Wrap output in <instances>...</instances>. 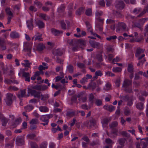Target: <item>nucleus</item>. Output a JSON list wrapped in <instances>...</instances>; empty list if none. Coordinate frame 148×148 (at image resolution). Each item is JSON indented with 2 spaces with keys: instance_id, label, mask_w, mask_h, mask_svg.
<instances>
[{
  "instance_id": "f257e3e1",
  "label": "nucleus",
  "mask_w": 148,
  "mask_h": 148,
  "mask_svg": "<svg viewBox=\"0 0 148 148\" xmlns=\"http://www.w3.org/2000/svg\"><path fill=\"white\" fill-rule=\"evenodd\" d=\"M27 91H28V93L29 94L30 93L32 96H34V97H36L39 99L40 98L41 100H45L49 97V95L48 94H41L40 95V92L36 90H32L30 88H27Z\"/></svg>"
},
{
  "instance_id": "f03ea898",
  "label": "nucleus",
  "mask_w": 148,
  "mask_h": 148,
  "mask_svg": "<svg viewBox=\"0 0 148 148\" xmlns=\"http://www.w3.org/2000/svg\"><path fill=\"white\" fill-rule=\"evenodd\" d=\"M137 140L140 139V142L136 143V148H146L148 145V137L142 139L136 138Z\"/></svg>"
},
{
  "instance_id": "7ed1b4c3",
  "label": "nucleus",
  "mask_w": 148,
  "mask_h": 148,
  "mask_svg": "<svg viewBox=\"0 0 148 148\" xmlns=\"http://www.w3.org/2000/svg\"><path fill=\"white\" fill-rule=\"evenodd\" d=\"M116 31L117 33H121L127 31L126 26L123 23H119L115 26Z\"/></svg>"
},
{
  "instance_id": "20e7f679",
  "label": "nucleus",
  "mask_w": 148,
  "mask_h": 148,
  "mask_svg": "<svg viewBox=\"0 0 148 148\" xmlns=\"http://www.w3.org/2000/svg\"><path fill=\"white\" fill-rule=\"evenodd\" d=\"M15 97V96L10 93H7L6 95L5 102L8 106L10 105L12 103L13 99Z\"/></svg>"
},
{
  "instance_id": "39448f33",
  "label": "nucleus",
  "mask_w": 148,
  "mask_h": 148,
  "mask_svg": "<svg viewBox=\"0 0 148 148\" xmlns=\"http://www.w3.org/2000/svg\"><path fill=\"white\" fill-rule=\"evenodd\" d=\"M48 88V87L46 85L44 84L32 86H31V88H30L36 90L44 91L47 90Z\"/></svg>"
},
{
  "instance_id": "423d86ee",
  "label": "nucleus",
  "mask_w": 148,
  "mask_h": 148,
  "mask_svg": "<svg viewBox=\"0 0 148 148\" xmlns=\"http://www.w3.org/2000/svg\"><path fill=\"white\" fill-rule=\"evenodd\" d=\"M32 43H29L27 42H25L24 43L23 50L25 52H28V55H29L31 52Z\"/></svg>"
},
{
  "instance_id": "0eeeda50",
  "label": "nucleus",
  "mask_w": 148,
  "mask_h": 148,
  "mask_svg": "<svg viewBox=\"0 0 148 148\" xmlns=\"http://www.w3.org/2000/svg\"><path fill=\"white\" fill-rule=\"evenodd\" d=\"M124 90L127 92L129 93L130 81L127 79L125 80L122 85Z\"/></svg>"
},
{
  "instance_id": "6e6552de",
  "label": "nucleus",
  "mask_w": 148,
  "mask_h": 148,
  "mask_svg": "<svg viewBox=\"0 0 148 148\" xmlns=\"http://www.w3.org/2000/svg\"><path fill=\"white\" fill-rule=\"evenodd\" d=\"M53 116L52 114L43 115L41 116L40 118V121L43 122H49V119Z\"/></svg>"
},
{
  "instance_id": "1a4fd4ad",
  "label": "nucleus",
  "mask_w": 148,
  "mask_h": 148,
  "mask_svg": "<svg viewBox=\"0 0 148 148\" xmlns=\"http://www.w3.org/2000/svg\"><path fill=\"white\" fill-rule=\"evenodd\" d=\"M6 40L4 38L0 37V47L2 50H5L6 49Z\"/></svg>"
},
{
  "instance_id": "9d476101",
  "label": "nucleus",
  "mask_w": 148,
  "mask_h": 148,
  "mask_svg": "<svg viewBox=\"0 0 148 148\" xmlns=\"http://www.w3.org/2000/svg\"><path fill=\"white\" fill-rule=\"evenodd\" d=\"M16 144L18 145H22L24 144L23 138L21 136L17 137L16 138Z\"/></svg>"
},
{
  "instance_id": "9b49d317",
  "label": "nucleus",
  "mask_w": 148,
  "mask_h": 148,
  "mask_svg": "<svg viewBox=\"0 0 148 148\" xmlns=\"http://www.w3.org/2000/svg\"><path fill=\"white\" fill-rule=\"evenodd\" d=\"M116 7L118 9L121 10L123 9L124 7V4L122 1H116Z\"/></svg>"
},
{
  "instance_id": "f8f14e48",
  "label": "nucleus",
  "mask_w": 148,
  "mask_h": 148,
  "mask_svg": "<svg viewBox=\"0 0 148 148\" xmlns=\"http://www.w3.org/2000/svg\"><path fill=\"white\" fill-rule=\"evenodd\" d=\"M103 108L110 112L114 111L115 109V107L112 105H105L103 106Z\"/></svg>"
},
{
  "instance_id": "ddd939ff",
  "label": "nucleus",
  "mask_w": 148,
  "mask_h": 148,
  "mask_svg": "<svg viewBox=\"0 0 148 148\" xmlns=\"http://www.w3.org/2000/svg\"><path fill=\"white\" fill-rule=\"evenodd\" d=\"M26 89H24L23 90H21V93L20 94H18L17 95V96L19 98L23 97H27L29 96V94L30 93H29L28 92V95H26Z\"/></svg>"
},
{
  "instance_id": "4468645a",
  "label": "nucleus",
  "mask_w": 148,
  "mask_h": 148,
  "mask_svg": "<svg viewBox=\"0 0 148 148\" xmlns=\"http://www.w3.org/2000/svg\"><path fill=\"white\" fill-rule=\"evenodd\" d=\"M52 53L53 55L56 56H61L63 53V51L60 49L54 50Z\"/></svg>"
},
{
  "instance_id": "2eb2a0df",
  "label": "nucleus",
  "mask_w": 148,
  "mask_h": 148,
  "mask_svg": "<svg viewBox=\"0 0 148 148\" xmlns=\"http://www.w3.org/2000/svg\"><path fill=\"white\" fill-rule=\"evenodd\" d=\"M96 84L95 82H91L88 85L86 89H91L93 91L96 88Z\"/></svg>"
},
{
  "instance_id": "dca6fc26",
  "label": "nucleus",
  "mask_w": 148,
  "mask_h": 148,
  "mask_svg": "<svg viewBox=\"0 0 148 148\" xmlns=\"http://www.w3.org/2000/svg\"><path fill=\"white\" fill-rule=\"evenodd\" d=\"M2 122V125L3 126H5L8 121V119L3 116V115L1 119Z\"/></svg>"
},
{
  "instance_id": "f3484780",
  "label": "nucleus",
  "mask_w": 148,
  "mask_h": 148,
  "mask_svg": "<svg viewBox=\"0 0 148 148\" xmlns=\"http://www.w3.org/2000/svg\"><path fill=\"white\" fill-rule=\"evenodd\" d=\"M86 77L83 78L80 81L81 83L82 84H84L86 82H87L88 79L91 78L92 76L90 75H86Z\"/></svg>"
},
{
  "instance_id": "a211bd4d",
  "label": "nucleus",
  "mask_w": 148,
  "mask_h": 148,
  "mask_svg": "<svg viewBox=\"0 0 148 148\" xmlns=\"http://www.w3.org/2000/svg\"><path fill=\"white\" fill-rule=\"evenodd\" d=\"M89 122L90 127L91 128L92 127L96 126V121L95 119L92 117L90 118Z\"/></svg>"
},
{
  "instance_id": "6ab92c4d",
  "label": "nucleus",
  "mask_w": 148,
  "mask_h": 148,
  "mask_svg": "<svg viewBox=\"0 0 148 148\" xmlns=\"http://www.w3.org/2000/svg\"><path fill=\"white\" fill-rule=\"evenodd\" d=\"M135 27L138 28L141 31H143V26L141 25L139 22L133 23V25H132V27L134 28Z\"/></svg>"
},
{
  "instance_id": "aec40b11",
  "label": "nucleus",
  "mask_w": 148,
  "mask_h": 148,
  "mask_svg": "<svg viewBox=\"0 0 148 148\" xmlns=\"http://www.w3.org/2000/svg\"><path fill=\"white\" fill-rule=\"evenodd\" d=\"M90 43L92 47L94 48H98L99 47L100 44L99 43L96 42L94 41L90 40Z\"/></svg>"
},
{
  "instance_id": "412c9836",
  "label": "nucleus",
  "mask_w": 148,
  "mask_h": 148,
  "mask_svg": "<svg viewBox=\"0 0 148 148\" xmlns=\"http://www.w3.org/2000/svg\"><path fill=\"white\" fill-rule=\"evenodd\" d=\"M66 115L67 116L71 117L75 115L76 111L70 110L69 111H67L66 112Z\"/></svg>"
},
{
  "instance_id": "4be33fe9",
  "label": "nucleus",
  "mask_w": 148,
  "mask_h": 148,
  "mask_svg": "<svg viewBox=\"0 0 148 148\" xmlns=\"http://www.w3.org/2000/svg\"><path fill=\"white\" fill-rule=\"evenodd\" d=\"M33 20L31 19L29 21H26V23L28 28L30 30L33 28V25L32 24Z\"/></svg>"
},
{
  "instance_id": "5701e85b",
  "label": "nucleus",
  "mask_w": 148,
  "mask_h": 148,
  "mask_svg": "<svg viewBox=\"0 0 148 148\" xmlns=\"http://www.w3.org/2000/svg\"><path fill=\"white\" fill-rule=\"evenodd\" d=\"M144 51V49H141L140 47L138 48L136 50L135 56L136 57H138L140 54L143 53Z\"/></svg>"
},
{
  "instance_id": "b1692460",
  "label": "nucleus",
  "mask_w": 148,
  "mask_h": 148,
  "mask_svg": "<svg viewBox=\"0 0 148 148\" xmlns=\"http://www.w3.org/2000/svg\"><path fill=\"white\" fill-rule=\"evenodd\" d=\"M35 23L39 28H42L44 27L45 24L43 22L41 21H36Z\"/></svg>"
},
{
  "instance_id": "393cba45",
  "label": "nucleus",
  "mask_w": 148,
  "mask_h": 148,
  "mask_svg": "<svg viewBox=\"0 0 148 148\" xmlns=\"http://www.w3.org/2000/svg\"><path fill=\"white\" fill-rule=\"evenodd\" d=\"M51 31L52 33L55 36H58L62 33V32L58 30L55 29H52Z\"/></svg>"
},
{
  "instance_id": "a878e982",
  "label": "nucleus",
  "mask_w": 148,
  "mask_h": 148,
  "mask_svg": "<svg viewBox=\"0 0 148 148\" xmlns=\"http://www.w3.org/2000/svg\"><path fill=\"white\" fill-rule=\"evenodd\" d=\"M42 64L43 66L41 65L38 67V69L40 71H42L48 68V66H47V64L46 63L43 62Z\"/></svg>"
},
{
  "instance_id": "bb28decb",
  "label": "nucleus",
  "mask_w": 148,
  "mask_h": 148,
  "mask_svg": "<svg viewBox=\"0 0 148 148\" xmlns=\"http://www.w3.org/2000/svg\"><path fill=\"white\" fill-rule=\"evenodd\" d=\"M39 109L40 112H47L49 110L48 108L45 106H40L39 107Z\"/></svg>"
},
{
  "instance_id": "cd10ccee",
  "label": "nucleus",
  "mask_w": 148,
  "mask_h": 148,
  "mask_svg": "<svg viewBox=\"0 0 148 148\" xmlns=\"http://www.w3.org/2000/svg\"><path fill=\"white\" fill-rule=\"evenodd\" d=\"M30 75H22L21 77L26 81H30Z\"/></svg>"
},
{
  "instance_id": "c85d7f7f",
  "label": "nucleus",
  "mask_w": 148,
  "mask_h": 148,
  "mask_svg": "<svg viewBox=\"0 0 148 148\" xmlns=\"http://www.w3.org/2000/svg\"><path fill=\"white\" fill-rule=\"evenodd\" d=\"M10 36L12 38H16L19 37V35L16 32L14 31L11 33L10 34Z\"/></svg>"
},
{
  "instance_id": "c756f323",
  "label": "nucleus",
  "mask_w": 148,
  "mask_h": 148,
  "mask_svg": "<svg viewBox=\"0 0 148 148\" xmlns=\"http://www.w3.org/2000/svg\"><path fill=\"white\" fill-rule=\"evenodd\" d=\"M136 108L140 110H142L144 108V103L142 102H139L136 105Z\"/></svg>"
},
{
  "instance_id": "7c9ffc66",
  "label": "nucleus",
  "mask_w": 148,
  "mask_h": 148,
  "mask_svg": "<svg viewBox=\"0 0 148 148\" xmlns=\"http://www.w3.org/2000/svg\"><path fill=\"white\" fill-rule=\"evenodd\" d=\"M15 141L14 138L13 140H12L10 143H8L6 144L5 145V147L6 148H12L14 145V143Z\"/></svg>"
},
{
  "instance_id": "2f4dec72",
  "label": "nucleus",
  "mask_w": 148,
  "mask_h": 148,
  "mask_svg": "<svg viewBox=\"0 0 148 148\" xmlns=\"http://www.w3.org/2000/svg\"><path fill=\"white\" fill-rule=\"evenodd\" d=\"M21 121V120L20 118H18L16 119L14 123L12 124V126L13 127H15L20 123Z\"/></svg>"
},
{
  "instance_id": "473e14b6",
  "label": "nucleus",
  "mask_w": 148,
  "mask_h": 148,
  "mask_svg": "<svg viewBox=\"0 0 148 148\" xmlns=\"http://www.w3.org/2000/svg\"><path fill=\"white\" fill-rule=\"evenodd\" d=\"M125 140L126 139L124 138H120L119 139L118 142L121 146H123Z\"/></svg>"
},
{
  "instance_id": "72a5a7b5",
  "label": "nucleus",
  "mask_w": 148,
  "mask_h": 148,
  "mask_svg": "<svg viewBox=\"0 0 148 148\" xmlns=\"http://www.w3.org/2000/svg\"><path fill=\"white\" fill-rule=\"evenodd\" d=\"M110 121L107 118L104 119L102 121V123L103 127H106L108 125V123Z\"/></svg>"
},
{
  "instance_id": "f704fd0d",
  "label": "nucleus",
  "mask_w": 148,
  "mask_h": 148,
  "mask_svg": "<svg viewBox=\"0 0 148 148\" xmlns=\"http://www.w3.org/2000/svg\"><path fill=\"white\" fill-rule=\"evenodd\" d=\"M45 48V46L42 44H39L36 47L37 50L39 51H42Z\"/></svg>"
},
{
  "instance_id": "c9c22d12",
  "label": "nucleus",
  "mask_w": 148,
  "mask_h": 148,
  "mask_svg": "<svg viewBox=\"0 0 148 148\" xmlns=\"http://www.w3.org/2000/svg\"><path fill=\"white\" fill-rule=\"evenodd\" d=\"M118 125V122L116 121H114L109 125V126L110 128L113 129L114 127H116Z\"/></svg>"
},
{
  "instance_id": "e433bc0d",
  "label": "nucleus",
  "mask_w": 148,
  "mask_h": 148,
  "mask_svg": "<svg viewBox=\"0 0 148 148\" xmlns=\"http://www.w3.org/2000/svg\"><path fill=\"white\" fill-rule=\"evenodd\" d=\"M84 12V8L83 7H81L76 12V14L77 15H79Z\"/></svg>"
},
{
  "instance_id": "4c0bfd02",
  "label": "nucleus",
  "mask_w": 148,
  "mask_h": 148,
  "mask_svg": "<svg viewBox=\"0 0 148 148\" xmlns=\"http://www.w3.org/2000/svg\"><path fill=\"white\" fill-rule=\"evenodd\" d=\"M29 123L32 125L38 124L39 123L38 120L35 118L33 119L30 121Z\"/></svg>"
},
{
  "instance_id": "58836bf2",
  "label": "nucleus",
  "mask_w": 148,
  "mask_h": 148,
  "mask_svg": "<svg viewBox=\"0 0 148 148\" xmlns=\"http://www.w3.org/2000/svg\"><path fill=\"white\" fill-rule=\"evenodd\" d=\"M103 14V12L101 11H100L99 12H96L95 15L96 16V18H97V20L99 21H103V20H100V19L99 18H97L98 17H99L101 15H102Z\"/></svg>"
},
{
  "instance_id": "ea45409f",
  "label": "nucleus",
  "mask_w": 148,
  "mask_h": 148,
  "mask_svg": "<svg viewBox=\"0 0 148 148\" xmlns=\"http://www.w3.org/2000/svg\"><path fill=\"white\" fill-rule=\"evenodd\" d=\"M24 63H22V65H23L25 67H29L30 65L29 61L27 60H24Z\"/></svg>"
},
{
  "instance_id": "a19ab883",
  "label": "nucleus",
  "mask_w": 148,
  "mask_h": 148,
  "mask_svg": "<svg viewBox=\"0 0 148 148\" xmlns=\"http://www.w3.org/2000/svg\"><path fill=\"white\" fill-rule=\"evenodd\" d=\"M5 12L8 16H13L12 13L10 10V8H7L5 9Z\"/></svg>"
},
{
  "instance_id": "79ce46f5",
  "label": "nucleus",
  "mask_w": 148,
  "mask_h": 148,
  "mask_svg": "<svg viewBox=\"0 0 148 148\" xmlns=\"http://www.w3.org/2000/svg\"><path fill=\"white\" fill-rule=\"evenodd\" d=\"M77 97L79 98V100L81 102H85L86 101L87 99L86 97H80V95H78Z\"/></svg>"
},
{
  "instance_id": "37998d69",
  "label": "nucleus",
  "mask_w": 148,
  "mask_h": 148,
  "mask_svg": "<svg viewBox=\"0 0 148 148\" xmlns=\"http://www.w3.org/2000/svg\"><path fill=\"white\" fill-rule=\"evenodd\" d=\"M121 68L120 67H114L112 68V71L114 73H117L121 71Z\"/></svg>"
},
{
  "instance_id": "c03bdc74",
  "label": "nucleus",
  "mask_w": 148,
  "mask_h": 148,
  "mask_svg": "<svg viewBox=\"0 0 148 148\" xmlns=\"http://www.w3.org/2000/svg\"><path fill=\"white\" fill-rule=\"evenodd\" d=\"M124 113L125 115L128 116L130 114V110L127 106L125 107L124 109Z\"/></svg>"
},
{
  "instance_id": "a18cd8bd",
  "label": "nucleus",
  "mask_w": 148,
  "mask_h": 148,
  "mask_svg": "<svg viewBox=\"0 0 148 148\" xmlns=\"http://www.w3.org/2000/svg\"><path fill=\"white\" fill-rule=\"evenodd\" d=\"M34 107L32 106L27 105L24 107V108L27 112H29L32 110L33 108Z\"/></svg>"
},
{
  "instance_id": "49530a36",
  "label": "nucleus",
  "mask_w": 148,
  "mask_h": 148,
  "mask_svg": "<svg viewBox=\"0 0 148 148\" xmlns=\"http://www.w3.org/2000/svg\"><path fill=\"white\" fill-rule=\"evenodd\" d=\"M148 20V18H144L140 19L139 20V22L140 23L141 25L143 26L145 22L146 21Z\"/></svg>"
},
{
  "instance_id": "de8ad7c7",
  "label": "nucleus",
  "mask_w": 148,
  "mask_h": 148,
  "mask_svg": "<svg viewBox=\"0 0 148 148\" xmlns=\"http://www.w3.org/2000/svg\"><path fill=\"white\" fill-rule=\"evenodd\" d=\"M67 69L68 71L70 73H73V66L70 65L68 66L67 67Z\"/></svg>"
},
{
  "instance_id": "09e8293b",
  "label": "nucleus",
  "mask_w": 148,
  "mask_h": 148,
  "mask_svg": "<svg viewBox=\"0 0 148 148\" xmlns=\"http://www.w3.org/2000/svg\"><path fill=\"white\" fill-rule=\"evenodd\" d=\"M111 88V84L109 83H107L106 84L105 87L103 89L106 91H108Z\"/></svg>"
},
{
  "instance_id": "8fccbe9b",
  "label": "nucleus",
  "mask_w": 148,
  "mask_h": 148,
  "mask_svg": "<svg viewBox=\"0 0 148 148\" xmlns=\"http://www.w3.org/2000/svg\"><path fill=\"white\" fill-rule=\"evenodd\" d=\"M8 89L10 91H16L18 90V88L15 86H11L9 87Z\"/></svg>"
},
{
  "instance_id": "3c124183",
  "label": "nucleus",
  "mask_w": 148,
  "mask_h": 148,
  "mask_svg": "<svg viewBox=\"0 0 148 148\" xmlns=\"http://www.w3.org/2000/svg\"><path fill=\"white\" fill-rule=\"evenodd\" d=\"M40 17L42 19L45 20H49V18L46 14H41L40 15Z\"/></svg>"
},
{
  "instance_id": "603ef678",
  "label": "nucleus",
  "mask_w": 148,
  "mask_h": 148,
  "mask_svg": "<svg viewBox=\"0 0 148 148\" xmlns=\"http://www.w3.org/2000/svg\"><path fill=\"white\" fill-rule=\"evenodd\" d=\"M86 33L84 31H82L81 32V34H75L74 35L75 36H76L77 37H80L81 36H85L86 35Z\"/></svg>"
},
{
  "instance_id": "864d4df0",
  "label": "nucleus",
  "mask_w": 148,
  "mask_h": 148,
  "mask_svg": "<svg viewBox=\"0 0 148 148\" xmlns=\"http://www.w3.org/2000/svg\"><path fill=\"white\" fill-rule=\"evenodd\" d=\"M62 69V66H57L56 68V70L57 72H60V74H62L63 73Z\"/></svg>"
},
{
  "instance_id": "5fc2aeb1",
  "label": "nucleus",
  "mask_w": 148,
  "mask_h": 148,
  "mask_svg": "<svg viewBox=\"0 0 148 148\" xmlns=\"http://www.w3.org/2000/svg\"><path fill=\"white\" fill-rule=\"evenodd\" d=\"M64 9L65 6L64 5H62L58 8V11L59 12H61L64 11Z\"/></svg>"
},
{
  "instance_id": "6e6d98bb",
  "label": "nucleus",
  "mask_w": 148,
  "mask_h": 148,
  "mask_svg": "<svg viewBox=\"0 0 148 148\" xmlns=\"http://www.w3.org/2000/svg\"><path fill=\"white\" fill-rule=\"evenodd\" d=\"M95 104L97 106H101L102 104V101L101 100L97 99L95 101Z\"/></svg>"
},
{
  "instance_id": "4d7b16f0",
  "label": "nucleus",
  "mask_w": 148,
  "mask_h": 148,
  "mask_svg": "<svg viewBox=\"0 0 148 148\" xmlns=\"http://www.w3.org/2000/svg\"><path fill=\"white\" fill-rule=\"evenodd\" d=\"M34 39L35 40H38L39 41L42 40V38L40 36H38L36 37H33L32 38V40H34Z\"/></svg>"
},
{
  "instance_id": "13d9d810",
  "label": "nucleus",
  "mask_w": 148,
  "mask_h": 148,
  "mask_svg": "<svg viewBox=\"0 0 148 148\" xmlns=\"http://www.w3.org/2000/svg\"><path fill=\"white\" fill-rule=\"evenodd\" d=\"M81 108L84 109L86 110H89L90 108V106H88L86 104H84L81 106Z\"/></svg>"
},
{
  "instance_id": "bf43d9fd",
  "label": "nucleus",
  "mask_w": 148,
  "mask_h": 148,
  "mask_svg": "<svg viewBox=\"0 0 148 148\" xmlns=\"http://www.w3.org/2000/svg\"><path fill=\"white\" fill-rule=\"evenodd\" d=\"M58 130H59L60 131L61 129L59 126H58L57 128H53L51 130L52 132L53 133H55Z\"/></svg>"
},
{
  "instance_id": "052dcab7",
  "label": "nucleus",
  "mask_w": 148,
  "mask_h": 148,
  "mask_svg": "<svg viewBox=\"0 0 148 148\" xmlns=\"http://www.w3.org/2000/svg\"><path fill=\"white\" fill-rule=\"evenodd\" d=\"M107 50L108 51L113 52L114 50V48L113 46L110 45L108 46L107 48Z\"/></svg>"
},
{
  "instance_id": "680f3d73",
  "label": "nucleus",
  "mask_w": 148,
  "mask_h": 148,
  "mask_svg": "<svg viewBox=\"0 0 148 148\" xmlns=\"http://www.w3.org/2000/svg\"><path fill=\"white\" fill-rule=\"evenodd\" d=\"M47 143L46 142H43L41 143L40 145V148H47Z\"/></svg>"
},
{
  "instance_id": "e2e57ef3",
  "label": "nucleus",
  "mask_w": 148,
  "mask_h": 148,
  "mask_svg": "<svg viewBox=\"0 0 148 148\" xmlns=\"http://www.w3.org/2000/svg\"><path fill=\"white\" fill-rule=\"evenodd\" d=\"M86 14L88 16H90L91 15L92 10L91 9H88L86 11Z\"/></svg>"
},
{
  "instance_id": "0e129e2a",
  "label": "nucleus",
  "mask_w": 148,
  "mask_h": 148,
  "mask_svg": "<svg viewBox=\"0 0 148 148\" xmlns=\"http://www.w3.org/2000/svg\"><path fill=\"white\" fill-rule=\"evenodd\" d=\"M31 146L32 148H38V146L35 143L31 142Z\"/></svg>"
},
{
  "instance_id": "69168bd1",
  "label": "nucleus",
  "mask_w": 148,
  "mask_h": 148,
  "mask_svg": "<svg viewBox=\"0 0 148 148\" xmlns=\"http://www.w3.org/2000/svg\"><path fill=\"white\" fill-rule=\"evenodd\" d=\"M121 99L125 101H127L129 100L130 98L128 96L126 95L125 96H122L121 97Z\"/></svg>"
},
{
  "instance_id": "338daca9",
  "label": "nucleus",
  "mask_w": 148,
  "mask_h": 148,
  "mask_svg": "<svg viewBox=\"0 0 148 148\" xmlns=\"http://www.w3.org/2000/svg\"><path fill=\"white\" fill-rule=\"evenodd\" d=\"M77 66L80 68H84L85 67V65L84 64L80 62L77 63Z\"/></svg>"
},
{
  "instance_id": "774afa93",
  "label": "nucleus",
  "mask_w": 148,
  "mask_h": 148,
  "mask_svg": "<svg viewBox=\"0 0 148 148\" xmlns=\"http://www.w3.org/2000/svg\"><path fill=\"white\" fill-rule=\"evenodd\" d=\"M68 77L67 76H66L64 79H62L61 80V83L62 84L68 83Z\"/></svg>"
}]
</instances>
